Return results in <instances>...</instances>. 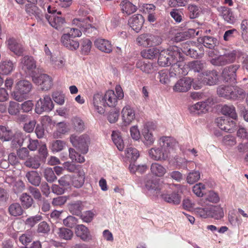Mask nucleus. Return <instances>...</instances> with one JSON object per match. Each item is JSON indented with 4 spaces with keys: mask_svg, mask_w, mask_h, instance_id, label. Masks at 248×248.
Instances as JSON below:
<instances>
[{
    "mask_svg": "<svg viewBox=\"0 0 248 248\" xmlns=\"http://www.w3.org/2000/svg\"><path fill=\"white\" fill-rule=\"evenodd\" d=\"M240 66L233 64L224 68L221 73V77L223 80L227 82H234L236 80V72Z\"/></svg>",
    "mask_w": 248,
    "mask_h": 248,
    "instance_id": "obj_11",
    "label": "nucleus"
},
{
    "mask_svg": "<svg viewBox=\"0 0 248 248\" xmlns=\"http://www.w3.org/2000/svg\"><path fill=\"white\" fill-rule=\"evenodd\" d=\"M85 179V173L83 170H79L78 174L71 178L72 185L77 188L81 187L84 183Z\"/></svg>",
    "mask_w": 248,
    "mask_h": 248,
    "instance_id": "obj_36",
    "label": "nucleus"
},
{
    "mask_svg": "<svg viewBox=\"0 0 248 248\" xmlns=\"http://www.w3.org/2000/svg\"><path fill=\"white\" fill-rule=\"evenodd\" d=\"M120 5L123 13L127 15L135 13L137 10V6L127 0H123Z\"/></svg>",
    "mask_w": 248,
    "mask_h": 248,
    "instance_id": "obj_32",
    "label": "nucleus"
},
{
    "mask_svg": "<svg viewBox=\"0 0 248 248\" xmlns=\"http://www.w3.org/2000/svg\"><path fill=\"white\" fill-rule=\"evenodd\" d=\"M221 16L224 19L230 24H233L235 20L231 10L226 7H221Z\"/></svg>",
    "mask_w": 248,
    "mask_h": 248,
    "instance_id": "obj_44",
    "label": "nucleus"
},
{
    "mask_svg": "<svg viewBox=\"0 0 248 248\" xmlns=\"http://www.w3.org/2000/svg\"><path fill=\"white\" fill-rule=\"evenodd\" d=\"M45 17L50 25L57 30L61 29L65 22L64 18L54 15L49 16L46 14Z\"/></svg>",
    "mask_w": 248,
    "mask_h": 248,
    "instance_id": "obj_26",
    "label": "nucleus"
},
{
    "mask_svg": "<svg viewBox=\"0 0 248 248\" xmlns=\"http://www.w3.org/2000/svg\"><path fill=\"white\" fill-rule=\"evenodd\" d=\"M68 210L73 215L79 216L83 209V202L81 201H78L71 202L68 204Z\"/></svg>",
    "mask_w": 248,
    "mask_h": 248,
    "instance_id": "obj_35",
    "label": "nucleus"
},
{
    "mask_svg": "<svg viewBox=\"0 0 248 248\" xmlns=\"http://www.w3.org/2000/svg\"><path fill=\"white\" fill-rule=\"evenodd\" d=\"M183 60L178 61L175 63L173 67L170 68V71L172 73V71L174 70V75H186L188 73V69H189L188 66V63L185 64Z\"/></svg>",
    "mask_w": 248,
    "mask_h": 248,
    "instance_id": "obj_27",
    "label": "nucleus"
},
{
    "mask_svg": "<svg viewBox=\"0 0 248 248\" xmlns=\"http://www.w3.org/2000/svg\"><path fill=\"white\" fill-rule=\"evenodd\" d=\"M158 143L159 146L165 151H167L169 156L170 151L173 150L177 144V142L174 139L166 136L160 138Z\"/></svg>",
    "mask_w": 248,
    "mask_h": 248,
    "instance_id": "obj_17",
    "label": "nucleus"
},
{
    "mask_svg": "<svg viewBox=\"0 0 248 248\" xmlns=\"http://www.w3.org/2000/svg\"><path fill=\"white\" fill-rule=\"evenodd\" d=\"M8 48L16 55H22L25 48L19 41L14 37H10L6 42Z\"/></svg>",
    "mask_w": 248,
    "mask_h": 248,
    "instance_id": "obj_12",
    "label": "nucleus"
},
{
    "mask_svg": "<svg viewBox=\"0 0 248 248\" xmlns=\"http://www.w3.org/2000/svg\"><path fill=\"white\" fill-rule=\"evenodd\" d=\"M237 51L233 50L224 55H220L210 60V63L216 66H222L233 62L236 59Z\"/></svg>",
    "mask_w": 248,
    "mask_h": 248,
    "instance_id": "obj_8",
    "label": "nucleus"
},
{
    "mask_svg": "<svg viewBox=\"0 0 248 248\" xmlns=\"http://www.w3.org/2000/svg\"><path fill=\"white\" fill-rule=\"evenodd\" d=\"M138 45L143 47L158 46L162 43L161 38L151 33H144L139 35L136 39Z\"/></svg>",
    "mask_w": 248,
    "mask_h": 248,
    "instance_id": "obj_4",
    "label": "nucleus"
},
{
    "mask_svg": "<svg viewBox=\"0 0 248 248\" xmlns=\"http://www.w3.org/2000/svg\"><path fill=\"white\" fill-rule=\"evenodd\" d=\"M43 175L45 179L49 183H52L57 179L53 170L50 168H46L44 170Z\"/></svg>",
    "mask_w": 248,
    "mask_h": 248,
    "instance_id": "obj_52",
    "label": "nucleus"
},
{
    "mask_svg": "<svg viewBox=\"0 0 248 248\" xmlns=\"http://www.w3.org/2000/svg\"><path fill=\"white\" fill-rule=\"evenodd\" d=\"M125 155L132 161H135L139 157V152L135 148L130 147L127 148L125 151Z\"/></svg>",
    "mask_w": 248,
    "mask_h": 248,
    "instance_id": "obj_56",
    "label": "nucleus"
},
{
    "mask_svg": "<svg viewBox=\"0 0 248 248\" xmlns=\"http://www.w3.org/2000/svg\"><path fill=\"white\" fill-rule=\"evenodd\" d=\"M148 154L150 157L155 161H165L169 157L168 152L160 147L152 148L149 150Z\"/></svg>",
    "mask_w": 248,
    "mask_h": 248,
    "instance_id": "obj_19",
    "label": "nucleus"
},
{
    "mask_svg": "<svg viewBox=\"0 0 248 248\" xmlns=\"http://www.w3.org/2000/svg\"><path fill=\"white\" fill-rule=\"evenodd\" d=\"M61 41L64 47L71 50H77L79 46L78 39L68 33L63 34L62 36Z\"/></svg>",
    "mask_w": 248,
    "mask_h": 248,
    "instance_id": "obj_16",
    "label": "nucleus"
},
{
    "mask_svg": "<svg viewBox=\"0 0 248 248\" xmlns=\"http://www.w3.org/2000/svg\"><path fill=\"white\" fill-rule=\"evenodd\" d=\"M216 122L219 128L229 133L232 132L236 126L234 120L230 121L229 118L225 117H220L217 118Z\"/></svg>",
    "mask_w": 248,
    "mask_h": 248,
    "instance_id": "obj_13",
    "label": "nucleus"
},
{
    "mask_svg": "<svg viewBox=\"0 0 248 248\" xmlns=\"http://www.w3.org/2000/svg\"><path fill=\"white\" fill-rule=\"evenodd\" d=\"M20 110V104L16 102L10 101L8 108V112L11 115H16Z\"/></svg>",
    "mask_w": 248,
    "mask_h": 248,
    "instance_id": "obj_60",
    "label": "nucleus"
},
{
    "mask_svg": "<svg viewBox=\"0 0 248 248\" xmlns=\"http://www.w3.org/2000/svg\"><path fill=\"white\" fill-rule=\"evenodd\" d=\"M232 87L230 86H220L217 89L218 94L227 99H231Z\"/></svg>",
    "mask_w": 248,
    "mask_h": 248,
    "instance_id": "obj_47",
    "label": "nucleus"
},
{
    "mask_svg": "<svg viewBox=\"0 0 248 248\" xmlns=\"http://www.w3.org/2000/svg\"><path fill=\"white\" fill-rule=\"evenodd\" d=\"M232 99H236L238 98H244L245 96V93L244 90L238 87H232Z\"/></svg>",
    "mask_w": 248,
    "mask_h": 248,
    "instance_id": "obj_58",
    "label": "nucleus"
},
{
    "mask_svg": "<svg viewBox=\"0 0 248 248\" xmlns=\"http://www.w3.org/2000/svg\"><path fill=\"white\" fill-rule=\"evenodd\" d=\"M62 222L65 226L72 228L78 225V220L76 217L69 215L63 219Z\"/></svg>",
    "mask_w": 248,
    "mask_h": 248,
    "instance_id": "obj_55",
    "label": "nucleus"
},
{
    "mask_svg": "<svg viewBox=\"0 0 248 248\" xmlns=\"http://www.w3.org/2000/svg\"><path fill=\"white\" fill-rule=\"evenodd\" d=\"M32 240V235L31 232L22 234L19 238V241L24 245H27Z\"/></svg>",
    "mask_w": 248,
    "mask_h": 248,
    "instance_id": "obj_62",
    "label": "nucleus"
},
{
    "mask_svg": "<svg viewBox=\"0 0 248 248\" xmlns=\"http://www.w3.org/2000/svg\"><path fill=\"white\" fill-rule=\"evenodd\" d=\"M24 165L27 167L36 169L40 166V163L39 158L34 156L28 158L25 162Z\"/></svg>",
    "mask_w": 248,
    "mask_h": 248,
    "instance_id": "obj_54",
    "label": "nucleus"
},
{
    "mask_svg": "<svg viewBox=\"0 0 248 248\" xmlns=\"http://www.w3.org/2000/svg\"><path fill=\"white\" fill-rule=\"evenodd\" d=\"M159 52V49L154 47L142 51L141 52V55L144 58L153 59L156 57Z\"/></svg>",
    "mask_w": 248,
    "mask_h": 248,
    "instance_id": "obj_49",
    "label": "nucleus"
},
{
    "mask_svg": "<svg viewBox=\"0 0 248 248\" xmlns=\"http://www.w3.org/2000/svg\"><path fill=\"white\" fill-rule=\"evenodd\" d=\"M67 132L68 128L66 124L63 123H59L56 125V130L54 132L53 136L55 139L61 138Z\"/></svg>",
    "mask_w": 248,
    "mask_h": 248,
    "instance_id": "obj_45",
    "label": "nucleus"
},
{
    "mask_svg": "<svg viewBox=\"0 0 248 248\" xmlns=\"http://www.w3.org/2000/svg\"><path fill=\"white\" fill-rule=\"evenodd\" d=\"M200 178V173L198 171H193L187 175V182L189 184H193L198 181Z\"/></svg>",
    "mask_w": 248,
    "mask_h": 248,
    "instance_id": "obj_61",
    "label": "nucleus"
},
{
    "mask_svg": "<svg viewBox=\"0 0 248 248\" xmlns=\"http://www.w3.org/2000/svg\"><path fill=\"white\" fill-rule=\"evenodd\" d=\"M54 108V105L50 97L46 95L43 98H40L36 104L35 111L38 114H42L43 112H49Z\"/></svg>",
    "mask_w": 248,
    "mask_h": 248,
    "instance_id": "obj_9",
    "label": "nucleus"
},
{
    "mask_svg": "<svg viewBox=\"0 0 248 248\" xmlns=\"http://www.w3.org/2000/svg\"><path fill=\"white\" fill-rule=\"evenodd\" d=\"M32 87L31 83L27 80L19 81L16 85V91L12 94L13 98L18 102H21L31 91Z\"/></svg>",
    "mask_w": 248,
    "mask_h": 248,
    "instance_id": "obj_2",
    "label": "nucleus"
},
{
    "mask_svg": "<svg viewBox=\"0 0 248 248\" xmlns=\"http://www.w3.org/2000/svg\"><path fill=\"white\" fill-rule=\"evenodd\" d=\"M20 66L26 73L31 75L36 68V62L32 57L25 56L20 60Z\"/></svg>",
    "mask_w": 248,
    "mask_h": 248,
    "instance_id": "obj_18",
    "label": "nucleus"
},
{
    "mask_svg": "<svg viewBox=\"0 0 248 248\" xmlns=\"http://www.w3.org/2000/svg\"><path fill=\"white\" fill-rule=\"evenodd\" d=\"M224 216L223 209L220 206H213L209 208V217L216 219H220Z\"/></svg>",
    "mask_w": 248,
    "mask_h": 248,
    "instance_id": "obj_40",
    "label": "nucleus"
},
{
    "mask_svg": "<svg viewBox=\"0 0 248 248\" xmlns=\"http://www.w3.org/2000/svg\"><path fill=\"white\" fill-rule=\"evenodd\" d=\"M199 31L195 33V30L190 29L187 31L181 32L177 33L175 37V40L177 42L186 39L192 36L198 35Z\"/></svg>",
    "mask_w": 248,
    "mask_h": 248,
    "instance_id": "obj_42",
    "label": "nucleus"
},
{
    "mask_svg": "<svg viewBox=\"0 0 248 248\" xmlns=\"http://www.w3.org/2000/svg\"><path fill=\"white\" fill-rule=\"evenodd\" d=\"M20 201L22 206L25 209L29 208L33 203V199L27 193H23L21 194L20 197Z\"/></svg>",
    "mask_w": 248,
    "mask_h": 248,
    "instance_id": "obj_46",
    "label": "nucleus"
},
{
    "mask_svg": "<svg viewBox=\"0 0 248 248\" xmlns=\"http://www.w3.org/2000/svg\"><path fill=\"white\" fill-rule=\"evenodd\" d=\"M145 188L153 195L158 196L160 194L158 181L152 175L146 176L144 179Z\"/></svg>",
    "mask_w": 248,
    "mask_h": 248,
    "instance_id": "obj_10",
    "label": "nucleus"
},
{
    "mask_svg": "<svg viewBox=\"0 0 248 248\" xmlns=\"http://www.w3.org/2000/svg\"><path fill=\"white\" fill-rule=\"evenodd\" d=\"M13 133L4 126H0V139L3 141H8L12 139Z\"/></svg>",
    "mask_w": 248,
    "mask_h": 248,
    "instance_id": "obj_53",
    "label": "nucleus"
},
{
    "mask_svg": "<svg viewBox=\"0 0 248 248\" xmlns=\"http://www.w3.org/2000/svg\"><path fill=\"white\" fill-rule=\"evenodd\" d=\"M171 73L169 72L167 70H162L158 72L157 78L159 79V81L163 84H167L170 82V77H172L170 75Z\"/></svg>",
    "mask_w": 248,
    "mask_h": 248,
    "instance_id": "obj_50",
    "label": "nucleus"
},
{
    "mask_svg": "<svg viewBox=\"0 0 248 248\" xmlns=\"http://www.w3.org/2000/svg\"><path fill=\"white\" fill-rule=\"evenodd\" d=\"M27 137L20 132H16L12 137V146L14 148H17L22 145L24 141L26 140Z\"/></svg>",
    "mask_w": 248,
    "mask_h": 248,
    "instance_id": "obj_38",
    "label": "nucleus"
},
{
    "mask_svg": "<svg viewBox=\"0 0 248 248\" xmlns=\"http://www.w3.org/2000/svg\"><path fill=\"white\" fill-rule=\"evenodd\" d=\"M92 42L88 39H84L81 44V51L84 54H87L89 53L92 47Z\"/></svg>",
    "mask_w": 248,
    "mask_h": 248,
    "instance_id": "obj_63",
    "label": "nucleus"
},
{
    "mask_svg": "<svg viewBox=\"0 0 248 248\" xmlns=\"http://www.w3.org/2000/svg\"><path fill=\"white\" fill-rule=\"evenodd\" d=\"M112 140L119 151H123L124 148V143L121 135L118 131H114L111 134Z\"/></svg>",
    "mask_w": 248,
    "mask_h": 248,
    "instance_id": "obj_41",
    "label": "nucleus"
},
{
    "mask_svg": "<svg viewBox=\"0 0 248 248\" xmlns=\"http://www.w3.org/2000/svg\"><path fill=\"white\" fill-rule=\"evenodd\" d=\"M214 100L213 97H208L203 101L199 102L195 104L190 107L189 109L191 112H195L198 111L197 113L201 112H206L208 111L210 107L214 104Z\"/></svg>",
    "mask_w": 248,
    "mask_h": 248,
    "instance_id": "obj_14",
    "label": "nucleus"
},
{
    "mask_svg": "<svg viewBox=\"0 0 248 248\" xmlns=\"http://www.w3.org/2000/svg\"><path fill=\"white\" fill-rule=\"evenodd\" d=\"M16 62L10 60L1 61L0 63V73L3 75H8L12 73L15 69Z\"/></svg>",
    "mask_w": 248,
    "mask_h": 248,
    "instance_id": "obj_29",
    "label": "nucleus"
},
{
    "mask_svg": "<svg viewBox=\"0 0 248 248\" xmlns=\"http://www.w3.org/2000/svg\"><path fill=\"white\" fill-rule=\"evenodd\" d=\"M192 81V80L188 77L181 78L173 86V91L176 93L187 92L191 88Z\"/></svg>",
    "mask_w": 248,
    "mask_h": 248,
    "instance_id": "obj_15",
    "label": "nucleus"
},
{
    "mask_svg": "<svg viewBox=\"0 0 248 248\" xmlns=\"http://www.w3.org/2000/svg\"><path fill=\"white\" fill-rule=\"evenodd\" d=\"M200 43H202L203 46L208 48L212 49L218 44L217 38L210 36H204L198 39Z\"/></svg>",
    "mask_w": 248,
    "mask_h": 248,
    "instance_id": "obj_34",
    "label": "nucleus"
},
{
    "mask_svg": "<svg viewBox=\"0 0 248 248\" xmlns=\"http://www.w3.org/2000/svg\"><path fill=\"white\" fill-rule=\"evenodd\" d=\"M121 113L123 122L125 125L129 124L135 118V110L129 105L125 106Z\"/></svg>",
    "mask_w": 248,
    "mask_h": 248,
    "instance_id": "obj_23",
    "label": "nucleus"
},
{
    "mask_svg": "<svg viewBox=\"0 0 248 248\" xmlns=\"http://www.w3.org/2000/svg\"><path fill=\"white\" fill-rule=\"evenodd\" d=\"M70 140L72 145L83 154L88 151V145L90 143V138L87 135L77 136L72 135L70 138Z\"/></svg>",
    "mask_w": 248,
    "mask_h": 248,
    "instance_id": "obj_6",
    "label": "nucleus"
},
{
    "mask_svg": "<svg viewBox=\"0 0 248 248\" xmlns=\"http://www.w3.org/2000/svg\"><path fill=\"white\" fill-rule=\"evenodd\" d=\"M95 46L102 52L110 53L112 50L111 43L107 40L99 38L94 42Z\"/></svg>",
    "mask_w": 248,
    "mask_h": 248,
    "instance_id": "obj_28",
    "label": "nucleus"
},
{
    "mask_svg": "<svg viewBox=\"0 0 248 248\" xmlns=\"http://www.w3.org/2000/svg\"><path fill=\"white\" fill-rule=\"evenodd\" d=\"M93 18L89 16L76 18L73 20V24L79 28L82 32L89 34L94 31L96 29L92 25Z\"/></svg>",
    "mask_w": 248,
    "mask_h": 248,
    "instance_id": "obj_5",
    "label": "nucleus"
},
{
    "mask_svg": "<svg viewBox=\"0 0 248 248\" xmlns=\"http://www.w3.org/2000/svg\"><path fill=\"white\" fill-rule=\"evenodd\" d=\"M69 157L72 160H75L78 163H83L85 161L84 157L81 155L77 153L74 149H69Z\"/></svg>",
    "mask_w": 248,
    "mask_h": 248,
    "instance_id": "obj_59",
    "label": "nucleus"
},
{
    "mask_svg": "<svg viewBox=\"0 0 248 248\" xmlns=\"http://www.w3.org/2000/svg\"><path fill=\"white\" fill-rule=\"evenodd\" d=\"M159 53L158 63L162 66L172 65V67L177 62L183 60V54L181 52L180 48L176 46H172L167 50H162Z\"/></svg>",
    "mask_w": 248,
    "mask_h": 248,
    "instance_id": "obj_1",
    "label": "nucleus"
},
{
    "mask_svg": "<svg viewBox=\"0 0 248 248\" xmlns=\"http://www.w3.org/2000/svg\"><path fill=\"white\" fill-rule=\"evenodd\" d=\"M94 108L99 114H103L105 109L103 107L106 106L105 95L102 93H97L94 94L93 99Z\"/></svg>",
    "mask_w": 248,
    "mask_h": 248,
    "instance_id": "obj_20",
    "label": "nucleus"
},
{
    "mask_svg": "<svg viewBox=\"0 0 248 248\" xmlns=\"http://www.w3.org/2000/svg\"><path fill=\"white\" fill-rule=\"evenodd\" d=\"M188 66L189 70L194 72L201 73L202 75V72L205 71L204 70L206 67V64L203 61L196 60L189 62Z\"/></svg>",
    "mask_w": 248,
    "mask_h": 248,
    "instance_id": "obj_30",
    "label": "nucleus"
},
{
    "mask_svg": "<svg viewBox=\"0 0 248 248\" xmlns=\"http://www.w3.org/2000/svg\"><path fill=\"white\" fill-rule=\"evenodd\" d=\"M52 98L54 101L59 105H63L64 103V95L62 93L56 92L53 93Z\"/></svg>",
    "mask_w": 248,
    "mask_h": 248,
    "instance_id": "obj_64",
    "label": "nucleus"
},
{
    "mask_svg": "<svg viewBox=\"0 0 248 248\" xmlns=\"http://www.w3.org/2000/svg\"><path fill=\"white\" fill-rule=\"evenodd\" d=\"M57 234L60 238L68 240L72 238L73 233V232L69 229L60 228L58 230Z\"/></svg>",
    "mask_w": 248,
    "mask_h": 248,
    "instance_id": "obj_48",
    "label": "nucleus"
},
{
    "mask_svg": "<svg viewBox=\"0 0 248 248\" xmlns=\"http://www.w3.org/2000/svg\"><path fill=\"white\" fill-rule=\"evenodd\" d=\"M136 67L146 73H150L155 70L153 63L150 62L146 63L141 61L137 62Z\"/></svg>",
    "mask_w": 248,
    "mask_h": 248,
    "instance_id": "obj_43",
    "label": "nucleus"
},
{
    "mask_svg": "<svg viewBox=\"0 0 248 248\" xmlns=\"http://www.w3.org/2000/svg\"><path fill=\"white\" fill-rule=\"evenodd\" d=\"M9 212L11 215L16 217L22 214L23 209L19 203H15L10 205L9 207Z\"/></svg>",
    "mask_w": 248,
    "mask_h": 248,
    "instance_id": "obj_51",
    "label": "nucleus"
},
{
    "mask_svg": "<svg viewBox=\"0 0 248 248\" xmlns=\"http://www.w3.org/2000/svg\"><path fill=\"white\" fill-rule=\"evenodd\" d=\"M66 143L61 140H56L53 141L51 143V149L53 152H58L65 147Z\"/></svg>",
    "mask_w": 248,
    "mask_h": 248,
    "instance_id": "obj_57",
    "label": "nucleus"
},
{
    "mask_svg": "<svg viewBox=\"0 0 248 248\" xmlns=\"http://www.w3.org/2000/svg\"><path fill=\"white\" fill-rule=\"evenodd\" d=\"M142 136L143 137L142 141L145 144L151 145L154 143L155 139L147 126H144L142 130Z\"/></svg>",
    "mask_w": 248,
    "mask_h": 248,
    "instance_id": "obj_37",
    "label": "nucleus"
},
{
    "mask_svg": "<svg viewBox=\"0 0 248 248\" xmlns=\"http://www.w3.org/2000/svg\"><path fill=\"white\" fill-rule=\"evenodd\" d=\"M202 75L204 77L201 81H199V83L196 84V80L193 81V87L195 89L201 88L202 83L208 85H213L216 84L218 81V76L217 72L216 70H206L202 72Z\"/></svg>",
    "mask_w": 248,
    "mask_h": 248,
    "instance_id": "obj_7",
    "label": "nucleus"
},
{
    "mask_svg": "<svg viewBox=\"0 0 248 248\" xmlns=\"http://www.w3.org/2000/svg\"><path fill=\"white\" fill-rule=\"evenodd\" d=\"M144 21V18L141 15L137 14L130 18L128 23L132 29L138 32L141 29Z\"/></svg>",
    "mask_w": 248,
    "mask_h": 248,
    "instance_id": "obj_25",
    "label": "nucleus"
},
{
    "mask_svg": "<svg viewBox=\"0 0 248 248\" xmlns=\"http://www.w3.org/2000/svg\"><path fill=\"white\" fill-rule=\"evenodd\" d=\"M33 80L35 83L41 85V89L43 90H49L52 85L51 78L45 74H41L37 77H34Z\"/></svg>",
    "mask_w": 248,
    "mask_h": 248,
    "instance_id": "obj_21",
    "label": "nucleus"
},
{
    "mask_svg": "<svg viewBox=\"0 0 248 248\" xmlns=\"http://www.w3.org/2000/svg\"><path fill=\"white\" fill-rule=\"evenodd\" d=\"M75 233L83 241H89L92 239V236L89 229L84 225H78L75 228Z\"/></svg>",
    "mask_w": 248,
    "mask_h": 248,
    "instance_id": "obj_24",
    "label": "nucleus"
},
{
    "mask_svg": "<svg viewBox=\"0 0 248 248\" xmlns=\"http://www.w3.org/2000/svg\"><path fill=\"white\" fill-rule=\"evenodd\" d=\"M221 112L223 115L228 116L234 120H235L237 118L235 108L232 105H224L221 108Z\"/></svg>",
    "mask_w": 248,
    "mask_h": 248,
    "instance_id": "obj_39",
    "label": "nucleus"
},
{
    "mask_svg": "<svg viewBox=\"0 0 248 248\" xmlns=\"http://www.w3.org/2000/svg\"><path fill=\"white\" fill-rule=\"evenodd\" d=\"M116 94L113 90H108L104 94L106 105L109 107H115L119 100H122L124 97L123 89L120 85L115 87Z\"/></svg>",
    "mask_w": 248,
    "mask_h": 248,
    "instance_id": "obj_3",
    "label": "nucleus"
},
{
    "mask_svg": "<svg viewBox=\"0 0 248 248\" xmlns=\"http://www.w3.org/2000/svg\"><path fill=\"white\" fill-rule=\"evenodd\" d=\"M161 197L165 202L175 205L180 204L181 201V196L175 191L171 193L168 190L164 191L161 194Z\"/></svg>",
    "mask_w": 248,
    "mask_h": 248,
    "instance_id": "obj_22",
    "label": "nucleus"
},
{
    "mask_svg": "<svg viewBox=\"0 0 248 248\" xmlns=\"http://www.w3.org/2000/svg\"><path fill=\"white\" fill-rule=\"evenodd\" d=\"M152 174L156 177H163L167 172L166 169L158 163H153L150 167Z\"/></svg>",
    "mask_w": 248,
    "mask_h": 248,
    "instance_id": "obj_31",
    "label": "nucleus"
},
{
    "mask_svg": "<svg viewBox=\"0 0 248 248\" xmlns=\"http://www.w3.org/2000/svg\"><path fill=\"white\" fill-rule=\"evenodd\" d=\"M26 178L29 182L34 186H39L41 183V178L37 171L32 170L28 172Z\"/></svg>",
    "mask_w": 248,
    "mask_h": 248,
    "instance_id": "obj_33",
    "label": "nucleus"
}]
</instances>
